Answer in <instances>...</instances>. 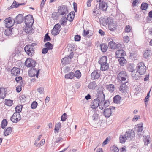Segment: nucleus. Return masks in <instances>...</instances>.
I'll list each match as a JSON object with an SVG mask.
<instances>
[{"mask_svg": "<svg viewBox=\"0 0 152 152\" xmlns=\"http://www.w3.org/2000/svg\"><path fill=\"white\" fill-rule=\"evenodd\" d=\"M146 67L142 62L139 63L136 67V72L139 73L141 75H143L146 72Z\"/></svg>", "mask_w": 152, "mask_h": 152, "instance_id": "1", "label": "nucleus"}, {"mask_svg": "<svg viewBox=\"0 0 152 152\" xmlns=\"http://www.w3.org/2000/svg\"><path fill=\"white\" fill-rule=\"evenodd\" d=\"M132 130H129L127 131L124 135H120L119 137L120 142L121 143H124L126 140L131 138Z\"/></svg>", "mask_w": 152, "mask_h": 152, "instance_id": "2", "label": "nucleus"}, {"mask_svg": "<svg viewBox=\"0 0 152 152\" xmlns=\"http://www.w3.org/2000/svg\"><path fill=\"white\" fill-rule=\"evenodd\" d=\"M37 64L36 61L33 59L31 58H28L24 63L25 65L28 68L34 67Z\"/></svg>", "mask_w": 152, "mask_h": 152, "instance_id": "3", "label": "nucleus"}, {"mask_svg": "<svg viewBox=\"0 0 152 152\" xmlns=\"http://www.w3.org/2000/svg\"><path fill=\"white\" fill-rule=\"evenodd\" d=\"M35 48H32L30 45H27L24 48V50L27 54L29 56L32 57L35 53Z\"/></svg>", "mask_w": 152, "mask_h": 152, "instance_id": "4", "label": "nucleus"}, {"mask_svg": "<svg viewBox=\"0 0 152 152\" xmlns=\"http://www.w3.org/2000/svg\"><path fill=\"white\" fill-rule=\"evenodd\" d=\"M40 70V69L37 70L34 67L31 68L28 72V75L29 76L31 77H34L36 76L37 78H38Z\"/></svg>", "mask_w": 152, "mask_h": 152, "instance_id": "5", "label": "nucleus"}, {"mask_svg": "<svg viewBox=\"0 0 152 152\" xmlns=\"http://www.w3.org/2000/svg\"><path fill=\"white\" fill-rule=\"evenodd\" d=\"M58 11L61 15L67 14L68 13L67 6L66 5H62L58 7Z\"/></svg>", "mask_w": 152, "mask_h": 152, "instance_id": "6", "label": "nucleus"}, {"mask_svg": "<svg viewBox=\"0 0 152 152\" xmlns=\"http://www.w3.org/2000/svg\"><path fill=\"white\" fill-rule=\"evenodd\" d=\"M61 29L60 24L58 23L54 26L52 30L51 33L54 36L58 34Z\"/></svg>", "mask_w": 152, "mask_h": 152, "instance_id": "7", "label": "nucleus"}, {"mask_svg": "<svg viewBox=\"0 0 152 152\" xmlns=\"http://www.w3.org/2000/svg\"><path fill=\"white\" fill-rule=\"evenodd\" d=\"M4 21L6 23L5 26L7 27H11L15 23L14 19L10 17L6 18Z\"/></svg>", "mask_w": 152, "mask_h": 152, "instance_id": "8", "label": "nucleus"}, {"mask_svg": "<svg viewBox=\"0 0 152 152\" xmlns=\"http://www.w3.org/2000/svg\"><path fill=\"white\" fill-rule=\"evenodd\" d=\"M24 21L25 24H31L33 25L34 22L33 16L31 15H28L24 17Z\"/></svg>", "mask_w": 152, "mask_h": 152, "instance_id": "9", "label": "nucleus"}, {"mask_svg": "<svg viewBox=\"0 0 152 152\" xmlns=\"http://www.w3.org/2000/svg\"><path fill=\"white\" fill-rule=\"evenodd\" d=\"M21 119V115L17 113H14L10 118L11 121L13 123H17Z\"/></svg>", "mask_w": 152, "mask_h": 152, "instance_id": "10", "label": "nucleus"}, {"mask_svg": "<svg viewBox=\"0 0 152 152\" xmlns=\"http://www.w3.org/2000/svg\"><path fill=\"white\" fill-rule=\"evenodd\" d=\"M98 4V7L99 10L103 12L107 11L108 7V5L106 2L104 1H102Z\"/></svg>", "mask_w": 152, "mask_h": 152, "instance_id": "11", "label": "nucleus"}, {"mask_svg": "<svg viewBox=\"0 0 152 152\" xmlns=\"http://www.w3.org/2000/svg\"><path fill=\"white\" fill-rule=\"evenodd\" d=\"M101 103L98 99L95 98L92 101L91 107L93 109H96L99 106V104Z\"/></svg>", "mask_w": 152, "mask_h": 152, "instance_id": "12", "label": "nucleus"}, {"mask_svg": "<svg viewBox=\"0 0 152 152\" xmlns=\"http://www.w3.org/2000/svg\"><path fill=\"white\" fill-rule=\"evenodd\" d=\"M92 119L93 120L92 122L93 123L94 126V127H97L96 123L98 124V122L99 121V115L97 113H94L93 114L92 116Z\"/></svg>", "mask_w": 152, "mask_h": 152, "instance_id": "13", "label": "nucleus"}, {"mask_svg": "<svg viewBox=\"0 0 152 152\" xmlns=\"http://www.w3.org/2000/svg\"><path fill=\"white\" fill-rule=\"evenodd\" d=\"M15 23L17 24H20L24 20V18L22 14L18 15L14 19Z\"/></svg>", "mask_w": 152, "mask_h": 152, "instance_id": "14", "label": "nucleus"}, {"mask_svg": "<svg viewBox=\"0 0 152 152\" xmlns=\"http://www.w3.org/2000/svg\"><path fill=\"white\" fill-rule=\"evenodd\" d=\"M96 98L98 99L101 103L104 101L105 96L104 94L103 91H100L98 92L96 94Z\"/></svg>", "mask_w": 152, "mask_h": 152, "instance_id": "15", "label": "nucleus"}, {"mask_svg": "<svg viewBox=\"0 0 152 152\" xmlns=\"http://www.w3.org/2000/svg\"><path fill=\"white\" fill-rule=\"evenodd\" d=\"M91 77L93 80L98 79L100 75L99 71L96 70H95L91 74Z\"/></svg>", "mask_w": 152, "mask_h": 152, "instance_id": "16", "label": "nucleus"}, {"mask_svg": "<svg viewBox=\"0 0 152 152\" xmlns=\"http://www.w3.org/2000/svg\"><path fill=\"white\" fill-rule=\"evenodd\" d=\"M126 82H122V83L120 84V87L119 88V90L120 91L123 93L127 92V87L126 85Z\"/></svg>", "mask_w": 152, "mask_h": 152, "instance_id": "17", "label": "nucleus"}, {"mask_svg": "<svg viewBox=\"0 0 152 152\" xmlns=\"http://www.w3.org/2000/svg\"><path fill=\"white\" fill-rule=\"evenodd\" d=\"M115 55V57L116 58H119L125 55V53L124 50L123 49H121L118 50L116 52Z\"/></svg>", "mask_w": 152, "mask_h": 152, "instance_id": "18", "label": "nucleus"}, {"mask_svg": "<svg viewBox=\"0 0 152 152\" xmlns=\"http://www.w3.org/2000/svg\"><path fill=\"white\" fill-rule=\"evenodd\" d=\"M20 69L16 67H13L11 71V72L12 75L17 76L20 74Z\"/></svg>", "mask_w": 152, "mask_h": 152, "instance_id": "19", "label": "nucleus"}, {"mask_svg": "<svg viewBox=\"0 0 152 152\" xmlns=\"http://www.w3.org/2000/svg\"><path fill=\"white\" fill-rule=\"evenodd\" d=\"M7 90L4 88H0V98L4 99L6 96Z\"/></svg>", "mask_w": 152, "mask_h": 152, "instance_id": "20", "label": "nucleus"}, {"mask_svg": "<svg viewBox=\"0 0 152 152\" xmlns=\"http://www.w3.org/2000/svg\"><path fill=\"white\" fill-rule=\"evenodd\" d=\"M120 45L119 44H116L113 40L109 42L108 44L109 48L111 49H116L118 46H120Z\"/></svg>", "mask_w": 152, "mask_h": 152, "instance_id": "21", "label": "nucleus"}, {"mask_svg": "<svg viewBox=\"0 0 152 152\" xmlns=\"http://www.w3.org/2000/svg\"><path fill=\"white\" fill-rule=\"evenodd\" d=\"M75 13L74 11H72L69 13L67 15L68 20L70 22H72L73 20V18L75 17Z\"/></svg>", "mask_w": 152, "mask_h": 152, "instance_id": "22", "label": "nucleus"}, {"mask_svg": "<svg viewBox=\"0 0 152 152\" xmlns=\"http://www.w3.org/2000/svg\"><path fill=\"white\" fill-rule=\"evenodd\" d=\"M100 69L102 71H105L108 70L109 68V64L108 63H104L100 64Z\"/></svg>", "mask_w": 152, "mask_h": 152, "instance_id": "23", "label": "nucleus"}, {"mask_svg": "<svg viewBox=\"0 0 152 152\" xmlns=\"http://www.w3.org/2000/svg\"><path fill=\"white\" fill-rule=\"evenodd\" d=\"M104 110L103 114L104 116L107 118L109 117L112 114V111L108 108L105 109Z\"/></svg>", "mask_w": 152, "mask_h": 152, "instance_id": "24", "label": "nucleus"}, {"mask_svg": "<svg viewBox=\"0 0 152 152\" xmlns=\"http://www.w3.org/2000/svg\"><path fill=\"white\" fill-rule=\"evenodd\" d=\"M121 99V97L119 95H116L113 99V102L114 103L120 104Z\"/></svg>", "mask_w": 152, "mask_h": 152, "instance_id": "25", "label": "nucleus"}, {"mask_svg": "<svg viewBox=\"0 0 152 152\" xmlns=\"http://www.w3.org/2000/svg\"><path fill=\"white\" fill-rule=\"evenodd\" d=\"M107 57L106 56H102L99 60L98 63L100 64L107 63Z\"/></svg>", "mask_w": 152, "mask_h": 152, "instance_id": "26", "label": "nucleus"}, {"mask_svg": "<svg viewBox=\"0 0 152 152\" xmlns=\"http://www.w3.org/2000/svg\"><path fill=\"white\" fill-rule=\"evenodd\" d=\"M74 73L73 72H71L69 73L68 74H65L64 76L65 78L66 79H72L74 78Z\"/></svg>", "mask_w": 152, "mask_h": 152, "instance_id": "27", "label": "nucleus"}, {"mask_svg": "<svg viewBox=\"0 0 152 152\" xmlns=\"http://www.w3.org/2000/svg\"><path fill=\"white\" fill-rule=\"evenodd\" d=\"M119 58L118 60L121 66H124L125 64L126 63V60L124 58L123 56Z\"/></svg>", "mask_w": 152, "mask_h": 152, "instance_id": "28", "label": "nucleus"}, {"mask_svg": "<svg viewBox=\"0 0 152 152\" xmlns=\"http://www.w3.org/2000/svg\"><path fill=\"white\" fill-rule=\"evenodd\" d=\"M12 131V128L11 127H8L6 129H5L4 132V136H7L10 135Z\"/></svg>", "mask_w": 152, "mask_h": 152, "instance_id": "29", "label": "nucleus"}, {"mask_svg": "<svg viewBox=\"0 0 152 152\" xmlns=\"http://www.w3.org/2000/svg\"><path fill=\"white\" fill-rule=\"evenodd\" d=\"M106 88L111 93L113 92L115 89V87L113 84H110L106 86Z\"/></svg>", "mask_w": 152, "mask_h": 152, "instance_id": "30", "label": "nucleus"}, {"mask_svg": "<svg viewBox=\"0 0 152 152\" xmlns=\"http://www.w3.org/2000/svg\"><path fill=\"white\" fill-rule=\"evenodd\" d=\"M96 86V84L94 81L90 82L88 86V88L91 89H94Z\"/></svg>", "mask_w": 152, "mask_h": 152, "instance_id": "31", "label": "nucleus"}, {"mask_svg": "<svg viewBox=\"0 0 152 152\" xmlns=\"http://www.w3.org/2000/svg\"><path fill=\"white\" fill-rule=\"evenodd\" d=\"M101 49L102 52H105L107 51L108 48V46L107 44L102 43L100 45Z\"/></svg>", "mask_w": 152, "mask_h": 152, "instance_id": "32", "label": "nucleus"}, {"mask_svg": "<svg viewBox=\"0 0 152 152\" xmlns=\"http://www.w3.org/2000/svg\"><path fill=\"white\" fill-rule=\"evenodd\" d=\"M107 17H104V18H101L99 19V22L100 24H102L103 26L107 25Z\"/></svg>", "mask_w": 152, "mask_h": 152, "instance_id": "33", "label": "nucleus"}, {"mask_svg": "<svg viewBox=\"0 0 152 152\" xmlns=\"http://www.w3.org/2000/svg\"><path fill=\"white\" fill-rule=\"evenodd\" d=\"M4 33L5 35L9 36L12 34V28L11 27H7Z\"/></svg>", "mask_w": 152, "mask_h": 152, "instance_id": "34", "label": "nucleus"}, {"mask_svg": "<svg viewBox=\"0 0 152 152\" xmlns=\"http://www.w3.org/2000/svg\"><path fill=\"white\" fill-rule=\"evenodd\" d=\"M60 15L58 12H54L52 14L51 17L53 20H57L58 19Z\"/></svg>", "mask_w": 152, "mask_h": 152, "instance_id": "35", "label": "nucleus"}, {"mask_svg": "<svg viewBox=\"0 0 152 152\" xmlns=\"http://www.w3.org/2000/svg\"><path fill=\"white\" fill-rule=\"evenodd\" d=\"M67 20V18L65 17H64L61 19L59 22L61 25L65 26L66 25V23L68 20Z\"/></svg>", "mask_w": 152, "mask_h": 152, "instance_id": "36", "label": "nucleus"}, {"mask_svg": "<svg viewBox=\"0 0 152 152\" xmlns=\"http://www.w3.org/2000/svg\"><path fill=\"white\" fill-rule=\"evenodd\" d=\"M134 80L135 79L136 80H138L140 78V76L142 75H141L139 73L137 72H136L135 70L134 69Z\"/></svg>", "mask_w": 152, "mask_h": 152, "instance_id": "37", "label": "nucleus"}, {"mask_svg": "<svg viewBox=\"0 0 152 152\" xmlns=\"http://www.w3.org/2000/svg\"><path fill=\"white\" fill-rule=\"evenodd\" d=\"M44 47H45L49 50H52L53 48V44L49 42H48L45 44Z\"/></svg>", "mask_w": 152, "mask_h": 152, "instance_id": "38", "label": "nucleus"}, {"mask_svg": "<svg viewBox=\"0 0 152 152\" xmlns=\"http://www.w3.org/2000/svg\"><path fill=\"white\" fill-rule=\"evenodd\" d=\"M151 50H145L143 54L144 57L145 58H147L150 56Z\"/></svg>", "mask_w": 152, "mask_h": 152, "instance_id": "39", "label": "nucleus"}, {"mask_svg": "<svg viewBox=\"0 0 152 152\" xmlns=\"http://www.w3.org/2000/svg\"><path fill=\"white\" fill-rule=\"evenodd\" d=\"M61 63L62 64H68L69 63V58L67 57H65L61 60Z\"/></svg>", "mask_w": 152, "mask_h": 152, "instance_id": "40", "label": "nucleus"}, {"mask_svg": "<svg viewBox=\"0 0 152 152\" xmlns=\"http://www.w3.org/2000/svg\"><path fill=\"white\" fill-rule=\"evenodd\" d=\"M74 77H75L77 79H79L81 76V74L80 71L79 70L76 71L74 73Z\"/></svg>", "mask_w": 152, "mask_h": 152, "instance_id": "41", "label": "nucleus"}, {"mask_svg": "<svg viewBox=\"0 0 152 152\" xmlns=\"http://www.w3.org/2000/svg\"><path fill=\"white\" fill-rule=\"evenodd\" d=\"M8 124V122L6 119H4L1 122V128L2 129H4L7 126Z\"/></svg>", "mask_w": 152, "mask_h": 152, "instance_id": "42", "label": "nucleus"}, {"mask_svg": "<svg viewBox=\"0 0 152 152\" xmlns=\"http://www.w3.org/2000/svg\"><path fill=\"white\" fill-rule=\"evenodd\" d=\"M13 101V100H12L5 99V104L7 106H11L12 104Z\"/></svg>", "mask_w": 152, "mask_h": 152, "instance_id": "43", "label": "nucleus"}, {"mask_svg": "<svg viewBox=\"0 0 152 152\" xmlns=\"http://www.w3.org/2000/svg\"><path fill=\"white\" fill-rule=\"evenodd\" d=\"M24 31L29 34H31L33 33L34 29L32 28V27H30V28L28 29H24Z\"/></svg>", "mask_w": 152, "mask_h": 152, "instance_id": "44", "label": "nucleus"}, {"mask_svg": "<svg viewBox=\"0 0 152 152\" xmlns=\"http://www.w3.org/2000/svg\"><path fill=\"white\" fill-rule=\"evenodd\" d=\"M51 40V38L48 35V33H47L45 34L43 39L44 42H45L47 41H50Z\"/></svg>", "mask_w": 152, "mask_h": 152, "instance_id": "45", "label": "nucleus"}, {"mask_svg": "<svg viewBox=\"0 0 152 152\" xmlns=\"http://www.w3.org/2000/svg\"><path fill=\"white\" fill-rule=\"evenodd\" d=\"M122 76H127V74L125 71H122L120 72L118 75L117 78H118Z\"/></svg>", "mask_w": 152, "mask_h": 152, "instance_id": "46", "label": "nucleus"}, {"mask_svg": "<svg viewBox=\"0 0 152 152\" xmlns=\"http://www.w3.org/2000/svg\"><path fill=\"white\" fill-rule=\"evenodd\" d=\"M148 7V4L145 3H143L141 4L140 8L142 10H146Z\"/></svg>", "mask_w": 152, "mask_h": 152, "instance_id": "47", "label": "nucleus"}, {"mask_svg": "<svg viewBox=\"0 0 152 152\" xmlns=\"http://www.w3.org/2000/svg\"><path fill=\"white\" fill-rule=\"evenodd\" d=\"M23 106L22 105H18L15 108V111L16 112L18 113H20L22 111V108Z\"/></svg>", "mask_w": 152, "mask_h": 152, "instance_id": "48", "label": "nucleus"}, {"mask_svg": "<svg viewBox=\"0 0 152 152\" xmlns=\"http://www.w3.org/2000/svg\"><path fill=\"white\" fill-rule=\"evenodd\" d=\"M127 70L129 72H133V64H129L127 65Z\"/></svg>", "mask_w": 152, "mask_h": 152, "instance_id": "49", "label": "nucleus"}, {"mask_svg": "<svg viewBox=\"0 0 152 152\" xmlns=\"http://www.w3.org/2000/svg\"><path fill=\"white\" fill-rule=\"evenodd\" d=\"M61 124L60 122H58L56 123L55 126V128L54 129L55 132H56V131H58L60 128L61 127Z\"/></svg>", "mask_w": 152, "mask_h": 152, "instance_id": "50", "label": "nucleus"}, {"mask_svg": "<svg viewBox=\"0 0 152 152\" xmlns=\"http://www.w3.org/2000/svg\"><path fill=\"white\" fill-rule=\"evenodd\" d=\"M136 128H137V132H141L143 128L142 124H138Z\"/></svg>", "mask_w": 152, "mask_h": 152, "instance_id": "51", "label": "nucleus"}, {"mask_svg": "<svg viewBox=\"0 0 152 152\" xmlns=\"http://www.w3.org/2000/svg\"><path fill=\"white\" fill-rule=\"evenodd\" d=\"M21 54V51L18 48H16L15 50L14 53H13V56L14 57L16 55L19 56Z\"/></svg>", "mask_w": 152, "mask_h": 152, "instance_id": "52", "label": "nucleus"}, {"mask_svg": "<svg viewBox=\"0 0 152 152\" xmlns=\"http://www.w3.org/2000/svg\"><path fill=\"white\" fill-rule=\"evenodd\" d=\"M107 25L108 24L109 25H110L112 24H113V20L110 17H107Z\"/></svg>", "mask_w": 152, "mask_h": 152, "instance_id": "53", "label": "nucleus"}, {"mask_svg": "<svg viewBox=\"0 0 152 152\" xmlns=\"http://www.w3.org/2000/svg\"><path fill=\"white\" fill-rule=\"evenodd\" d=\"M111 139L110 137H107L105 140L103 141L102 144V146H104L107 144L108 142Z\"/></svg>", "mask_w": 152, "mask_h": 152, "instance_id": "54", "label": "nucleus"}, {"mask_svg": "<svg viewBox=\"0 0 152 152\" xmlns=\"http://www.w3.org/2000/svg\"><path fill=\"white\" fill-rule=\"evenodd\" d=\"M38 103L35 101L32 102L31 105V107L32 109H35L37 107Z\"/></svg>", "mask_w": 152, "mask_h": 152, "instance_id": "55", "label": "nucleus"}, {"mask_svg": "<svg viewBox=\"0 0 152 152\" xmlns=\"http://www.w3.org/2000/svg\"><path fill=\"white\" fill-rule=\"evenodd\" d=\"M37 90L40 94L44 93V89L43 87H40L38 88L37 89Z\"/></svg>", "mask_w": 152, "mask_h": 152, "instance_id": "56", "label": "nucleus"}, {"mask_svg": "<svg viewBox=\"0 0 152 152\" xmlns=\"http://www.w3.org/2000/svg\"><path fill=\"white\" fill-rule=\"evenodd\" d=\"M67 114L66 113H64L61 116V120L63 121H65L66 119Z\"/></svg>", "mask_w": 152, "mask_h": 152, "instance_id": "57", "label": "nucleus"}, {"mask_svg": "<svg viewBox=\"0 0 152 152\" xmlns=\"http://www.w3.org/2000/svg\"><path fill=\"white\" fill-rule=\"evenodd\" d=\"M81 39V37L80 35H75L74 37V40L75 41H79Z\"/></svg>", "mask_w": 152, "mask_h": 152, "instance_id": "58", "label": "nucleus"}, {"mask_svg": "<svg viewBox=\"0 0 152 152\" xmlns=\"http://www.w3.org/2000/svg\"><path fill=\"white\" fill-rule=\"evenodd\" d=\"M111 150L112 151H113V152H118L119 151L118 148L115 145H113L112 148H111Z\"/></svg>", "mask_w": 152, "mask_h": 152, "instance_id": "59", "label": "nucleus"}, {"mask_svg": "<svg viewBox=\"0 0 152 152\" xmlns=\"http://www.w3.org/2000/svg\"><path fill=\"white\" fill-rule=\"evenodd\" d=\"M131 27L129 25H127L125 28V31L126 32L128 33L130 32L131 31Z\"/></svg>", "mask_w": 152, "mask_h": 152, "instance_id": "60", "label": "nucleus"}, {"mask_svg": "<svg viewBox=\"0 0 152 152\" xmlns=\"http://www.w3.org/2000/svg\"><path fill=\"white\" fill-rule=\"evenodd\" d=\"M104 104L103 106L105 108L108 106L109 105V102L108 100H106L105 101H104Z\"/></svg>", "mask_w": 152, "mask_h": 152, "instance_id": "61", "label": "nucleus"}, {"mask_svg": "<svg viewBox=\"0 0 152 152\" xmlns=\"http://www.w3.org/2000/svg\"><path fill=\"white\" fill-rule=\"evenodd\" d=\"M26 96L25 95H21L20 96V101L22 102H24L25 101Z\"/></svg>", "mask_w": 152, "mask_h": 152, "instance_id": "62", "label": "nucleus"}, {"mask_svg": "<svg viewBox=\"0 0 152 152\" xmlns=\"http://www.w3.org/2000/svg\"><path fill=\"white\" fill-rule=\"evenodd\" d=\"M13 7L15 8H17L19 7V5H18V2L16 1H14L13 3L11 5V7Z\"/></svg>", "mask_w": 152, "mask_h": 152, "instance_id": "63", "label": "nucleus"}, {"mask_svg": "<svg viewBox=\"0 0 152 152\" xmlns=\"http://www.w3.org/2000/svg\"><path fill=\"white\" fill-rule=\"evenodd\" d=\"M140 118V115H136L134 116V121H136L138 119Z\"/></svg>", "mask_w": 152, "mask_h": 152, "instance_id": "64", "label": "nucleus"}]
</instances>
